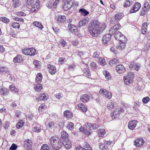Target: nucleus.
<instances>
[{"label": "nucleus", "instance_id": "obj_1", "mask_svg": "<svg viewBox=\"0 0 150 150\" xmlns=\"http://www.w3.org/2000/svg\"><path fill=\"white\" fill-rule=\"evenodd\" d=\"M106 27V24L100 23L97 21H93L89 24L88 31L90 35L93 37L98 36Z\"/></svg>", "mask_w": 150, "mask_h": 150}, {"label": "nucleus", "instance_id": "obj_2", "mask_svg": "<svg viewBox=\"0 0 150 150\" xmlns=\"http://www.w3.org/2000/svg\"><path fill=\"white\" fill-rule=\"evenodd\" d=\"M50 141L52 148L56 150L60 149L62 146V144L59 138L56 136H52Z\"/></svg>", "mask_w": 150, "mask_h": 150}, {"label": "nucleus", "instance_id": "obj_3", "mask_svg": "<svg viewBox=\"0 0 150 150\" xmlns=\"http://www.w3.org/2000/svg\"><path fill=\"white\" fill-rule=\"evenodd\" d=\"M36 50L33 47L25 48L22 50V53L26 55L34 56L36 54Z\"/></svg>", "mask_w": 150, "mask_h": 150}, {"label": "nucleus", "instance_id": "obj_4", "mask_svg": "<svg viewBox=\"0 0 150 150\" xmlns=\"http://www.w3.org/2000/svg\"><path fill=\"white\" fill-rule=\"evenodd\" d=\"M124 14L121 12H117L112 17L110 20V23L112 24L119 21L124 17Z\"/></svg>", "mask_w": 150, "mask_h": 150}, {"label": "nucleus", "instance_id": "obj_5", "mask_svg": "<svg viewBox=\"0 0 150 150\" xmlns=\"http://www.w3.org/2000/svg\"><path fill=\"white\" fill-rule=\"evenodd\" d=\"M81 68L83 75L86 77L90 78L91 76V73L88 65L83 64L81 65Z\"/></svg>", "mask_w": 150, "mask_h": 150}, {"label": "nucleus", "instance_id": "obj_6", "mask_svg": "<svg viewBox=\"0 0 150 150\" xmlns=\"http://www.w3.org/2000/svg\"><path fill=\"white\" fill-rule=\"evenodd\" d=\"M134 74L132 72H129L127 75L123 77L124 83L126 85H129L133 82Z\"/></svg>", "mask_w": 150, "mask_h": 150}, {"label": "nucleus", "instance_id": "obj_7", "mask_svg": "<svg viewBox=\"0 0 150 150\" xmlns=\"http://www.w3.org/2000/svg\"><path fill=\"white\" fill-rule=\"evenodd\" d=\"M124 111L123 108L119 107L111 113V116L113 119H115L118 117L121 114L123 113Z\"/></svg>", "mask_w": 150, "mask_h": 150}, {"label": "nucleus", "instance_id": "obj_8", "mask_svg": "<svg viewBox=\"0 0 150 150\" xmlns=\"http://www.w3.org/2000/svg\"><path fill=\"white\" fill-rule=\"evenodd\" d=\"M121 27V26L120 23H117L110 29L109 30L110 34L115 35L117 32V31Z\"/></svg>", "mask_w": 150, "mask_h": 150}, {"label": "nucleus", "instance_id": "obj_9", "mask_svg": "<svg viewBox=\"0 0 150 150\" xmlns=\"http://www.w3.org/2000/svg\"><path fill=\"white\" fill-rule=\"evenodd\" d=\"M99 93L100 94L102 95L105 97L109 99H110L112 96L111 93L107 91L104 88H101L99 91Z\"/></svg>", "mask_w": 150, "mask_h": 150}, {"label": "nucleus", "instance_id": "obj_10", "mask_svg": "<svg viewBox=\"0 0 150 150\" xmlns=\"http://www.w3.org/2000/svg\"><path fill=\"white\" fill-rule=\"evenodd\" d=\"M141 7L140 3L137 2L134 4L129 11L130 13H135L139 10Z\"/></svg>", "mask_w": 150, "mask_h": 150}, {"label": "nucleus", "instance_id": "obj_11", "mask_svg": "<svg viewBox=\"0 0 150 150\" xmlns=\"http://www.w3.org/2000/svg\"><path fill=\"white\" fill-rule=\"evenodd\" d=\"M150 8V5L149 2L147 1H145L144 4V6L143 9L141 12V15H144L146 14Z\"/></svg>", "mask_w": 150, "mask_h": 150}, {"label": "nucleus", "instance_id": "obj_12", "mask_svg": "<svg viewBox=\"0 0 150 150\" xmlns=\"http://www.w3.org/2000/svg\"><path fill=\"white\" fill-rule=\"evenodd\" d=\"M85 127L90 130L96 129L99 127V125L89 123L88 122L86 123L84 125Z\"/></svg>", "mask_w": 150, "mask_h": 150}, {"label": "nucleus", "instance_id": "obj_13", "mask_svg": "<svg viewBox=\"0 0 150 150\" xmlns=\"http://www.w3.org/2000/svg\"><path fill=\"white\" fill-rule=\"evenodd\" d=\"M47 69L49 73L51 75H54L57 72L56 67L51 64H48L47 65Z\"/></svg>", "mask_w": 150, "mask_h": 150}, {"label": "nucleus", "instance_id": "obj_14", "mask_svg": "<svg viewBox=\"0 0 150 150\" xmlns=\"http://www.w3.org/2000/svg\"><path fill=\"white\" fill-rule=\"evenodd\" d=\"M64 2L62 7L63 10L64 11H67L70 9L73 5V2L72 1H63Z\"/></svg>", "mask_w": 150, "mask_h": 150}, {"label": "nucleus", "instance_id": "obj_15", "mask_svg": "<svg viewBox=\"0 0 150 150\" xmlns=\"http://www.w3.org/2000/svg\"><path fill=\"white\" fill-rule=\"evenodd\" d=\"M68 28L69 31L74 34L78 32V29L77 26L74 24L69 23L68 25Z\"/></svg>", "mask_w": 150, "mask_h": 150}, {"label": "nucleus", "instance_id": "obj_16", "mask_svg": "<svg viewBox=\"0 0 150 150\" xmlns=\"http://www.w3.org/2000/svg\"><path fill=\"white\" fill-rule=\"evenodd\" d=\"M145 142L142 138H138L134 141V144L137 147H140L144 144Z\"/></svg>", "mask_w": 150, "mask_h": 150}, {"label": "nucleus", "instance_id": "obj_17", "mask_svg": "<svg viewBox=\"0 0 150 150\" xmlns=\"http://www.w3.org/2000/svg\"><path fill=\"white\" fill-rule=\"evenodd\" d=\"M137 122H138L137 120H130L128 123V128L131 130H134L137 125Z\"/></svg>", "mask_w": 150, "mask_h": 150}, {"label": "nucleus", "instance_id": "obj_18", "mask_svg": "<svg viewBox=\"0 0 150 150\" xmlns=\"http://www.w3.org/2000/svg\"><path fill=\"white\" fill-rule=\"evenodd\" d=\"M111 38V35L108 34L104 35L102 39L103 43L104 45L107 44L110 41Z\"/></svg>", "mask_w": 150, "mask_h": 150}, {"label": "nucleus", "instance_id": "obj_19", "mask_svg": "<svg viewBox=\"0 0 150 150\" xmlns=\"http://www.w3.org/2000/svg\"><path fill=\"white\" fill-rule=\"evenodd\" d=\"M90 96L87 94H82L80 96V100L83 103H86L88 102L90 99Z\"/></svg>", "mask_w": 150, "mask_h": 150}, {"label": "nucleus", "instance_id": "obj_20", "mask_svg": "<svg viewBox=\"0 0 150 150\" xmlns=\"http://www.w3.org/2000/svg\"><path fill=\"white\" fill-rule=\"evenodd\" d=\"M33 5V6L32 7L30 10V12H35L39 9L40 7V2L39 0H37L35 3Z\"/></svg>", "mask_w": 150, "mask_h": 150}, {"label": "nucleus", "instance_id": "obj_21", "mask_svg": "<svg viewBox=\"0 0 150 150\" xmlns=\"http://www.w3.org/2000/svg\"><path fill=\"white\" fill-rule=\"evenodd\" d=\"M32 141L29 139H26L24 142V146L27 149H31L32 145Z\"/></svg>", "mask_w": 150, "mask_h": 150}, {"label": "nucleus", "instance_id": "obj_22", "mask_svg": "<svg viewBox=\"0 0 150 150\" xmlns=\"http://www.w3.org/2000/svg\"><path fill=\"white\" fill-rule=\"evenodd\" d=\"M62 145H63L67 149H69L71 148V144L70 142L68 139L61 140Z\"/></svg>", "mask_w": 150, "mask_h": 150}, {"label": "nucleus", "instance_id": "obj_23", "mask_svg": "<svg viewBox=\"0 0 150 150\" xmlns=\"http://www.w3.org/2000/svg\"><path fill=\"white\" fill-rule=\"evenodd\" d=\"M116 70L119 74L124 73L126 71V68L122 64H119L117 66Z\"/></svg>", "mask_w": 150, "mask_h": 150}, {"label": "nucleus", "instance_id": "obj_24", "mask_svg": "<svg viewBox=\"0 0 150 150\" xmlns=\"http://www.w3.org/2000/svg\"><path fill=\"white\" fill-rule=\"evenodd\" d=\"M49 98L48 95L45 93H41L39 97H38L36 98V100H47Z\"/></svg>", "mask_w": 150, "mask_h": 150}, {"label": "nucleus", "instance_id": "obj_25", "mask_svg": "<svg viewBox=\"0 0 150 150\" xmlns=\"http://www.w3.org/2000/svg\"><path fill=\"white\" fill-rule=\"evenodd\" d=\"M23 57L19 54L17 55L13 59V61L15 63H21L23 62Z\"/></svg>", "mask_w": 150, "mask_h": 150}, {"label": "nucleus", "instance_id": "obj_26", "mask_svg": "<svg viewBox=\"0 0 150 150\" xmlns=\"http://www.w3.org/2000/svg\"><path fill=\"white\" fill-rule=\"evenodd\" d=\"M77 106L79 110L84 112H86L87 110V108L86 105L82 103L77 104Z\"/></svg>", "mask_w": 150, "mask_h": 150}, {"label": "nucleus", "instance_id": "obj_27", "mask_svg": "<svg viewBox=\"0 0 150 150\" xmlns=\"http://www.w3.org/2000/svg\"><path fill=\"white\" fill-rule=\"evenodd\" d=\"M47 128L49 130H51L52 129L54 130V129L56 127L55 123L54 122L50 121L48 122L46 125Z\"/></svg>", "mask_w": 150, "mask_h": 150}, {"label": "nucleus", "instance_id": "obj_28", "mask_svg": "<svg viewBox=\"0 0 150 150\" xmlns=\"http://www.w3.org/2000/svg\"><path fill=\"white\" fill-rule=\"evenodd\" d=\"M9 72V71L7 67L0 65V74H5Z\"/></svg>", "mask_w": 150, "mask_h": 150}, {"label": "nucleus", "instance_id": "obj_29", "mask_svg": "<svg viewBox=\"0 0 150 150\" xmlns=\"http://www.w3.org/2000/svg\"><path fill=\"white\" fill-rule=\"evenodd\" d=\"M148 24L147 23L145 22L142 24L141 30V33L143 35H145L147 31V28Z\"/></svg>", "mask_w": 150, "mask_h": 150}, {"label": "nucleus", "instance_id": "obj_30", "mask_svg": "<svg viewBox=\"0 0 150 150\" xmlns=\"http://www.w3.org/2000/svg\"><path fill=\"white\" fill-rule=\"evenodd\" d=\"M55 19L59 23H62L65 21L66 17L64 16L59 15L56 16Z\"/></svg>", "mask_w": 150, "mask_h": 150}, {"label": "nucleus", "instance_id": "obj_31", "mask_svg": "<svg viewBox=\"0 0 150 150\" xmlns=\"http://www.w3.org/2000/svg\"><path fill=\"white\" fill-rule=\"evenodd\" d=\"M33 24L34 26L38 28L41 30H42L44 28V26L42 24L39 22L34 21L33 23Z\"/></svg>", "mask_w": 150, "mask_h": 150}, {"label": "nucleus", "instance_id": "obj_32", "mask_svg": "<svg viewBox=\"0 0 150 150\" xmlns=\"http://www.w3.org/2000/svg\"><path fill=\"white\" fill-rule=\"evenodd\" d=\"M103 73L105 76V79L108 80H110L112 78V76L110 73L106 70H104L103 71Z\"/></svg>", "mask_w": 150, "mask_h": 150}, {"label": "nucleus", "instance_id": "obj_33", "mask_svg": "<svg viewBox=\"0 0 150 150\" xmlns=\"http://www.w3.org/2000/svg\"><path fill=\"white\" fill-rule=\"evenodd\" d=\"M42 75L41 73H39L37 74L36 78L35 81L37 83H40L42 82Z\"/></svg>", "mask_w": 150, "mask_h": 150}, {"label": "nucleus", "instance_id": "obj_34", "mask_svg": "<svg viewBox=\"0 0 150 150\" xmlns=\"http://www.w3.org/2000/svg\"><path fill=\"white\" fill-rule=\"evenodd\" d=\"M79 130L81 132L89 136L91 134V132L87 129L84 128L83 127H81L79 129Z\"/></svg>", "mask_w": 150, "mask_h": 150}, {"label": "nucleus", "instance_id": "obj_35", "mask_svg": "<svg viewBox=\"0 0 150 150\" xmlns=\"http://www.w3.org/2000/svg\"><path fill=\"white\" fill-rule=\"evenodd\" d=\"M9 88L12 92L18 94L19 92V90L18 89L13 85L11 84L9 86Z\"/></svg>", "mask_w": 150, "mask_h": 150}, {"label": "nucleus", "instance_id": "obj_36", "mask_svg": "<svg viewBox=\"0 0 150 150\" xmlns=\"http://www.w3.org/2000/svg\"><path fill=\"white\" fill-rule=\"evenodd\" d=\"M61 137L60 138L61 140L63 139H68V134L65 131H63L61 133Z\"/></svg>", "mask_w": 150, "mask_h": 150}, {"label": "nucleus", "instance_id": "obj_37", "mask_svg": "<svg viewBox=\"0 0 150 150\" xmlns=\"http://www.w3.org/2000/svg\"><path fill=\"white\" fill-rule=\"evenodd\" d=\"M88 22L87 19L84 18L79 22L78 25L79 27L84 26L88 23Z\"/></svg>", "mask_w": 150, "mask_h": 150}, {"label": "nucleus", "instance_id": "obj_38", "mask_svg": "<svg viewBox=\"0 0 150 150\" xmlns=\"http://www.w3.org/2000/svg\"><path fill=\"white\" fill-rule=\"evenodd\" d=\"M64 116L67 118H71L73 116L72 113L70 111L67 110L64 112Z\"/></svg>", "mask_w": 150, "mask_h": 150}, {"label": "nucleus", "instance_id": "obj_39", "mask_svg": "<svg viewBox=\"0 0 150 150\" xmlns=\"http://www.w3.org/2000/svg\"><path fill=\"white\" fill-rule=\"evenodd\" d=\"M35 67L36 69H40L41 68V62L38 60H35L33 62Z\"/></svg>", "mask_w": 150, "mask_h": 150}, {"label": "nucleus", "instance_id": "obj_40", "mask_svg": "<svg viewBox=\"0 0 150 150\" xmlns=\"http://www.w3.org/2000/svg\"><path fill=\"white\" fill-rule=\"evenodd\" d=\"M47 106L45 103L41 104L38 108V110L39 112H42L47 108Z\"/></svg>", "mask_w": 150, "mask_h": 150}, {"label": "nucleus", "instance_id": "obj_41", "mask_svg": "<svg viewBox=\"0 0 150 150\" xmlns=\"http://www.w3.org/2000/svg\"><path fill=\"white\" fill-rule=\"evenodd\" d=\"M115 103L112 102H109L107 104V108L110 110H112L115 107Z\"/></svg>", "mask_w": 150, "mask_h": 150}, {"label": "nucleus", "instance_id": "obj_42", "mask_svg": "<svg viewBox=\"0 0 150 150\" xmlns=\"http://www.w3.org/2000/svg\"><path fill=\"white\" fill-rule=\"evenodd\" d=\"M98 133L100 137H103L106 133V131L104 129H100L98 130Z\"/></svg>", "mask_w": 150, "mask_h": 150}, {"label": "nucleus", "instance_id": "obj_43", "mask_svg": "<svg viewBox=\"0 0 150 150\" xmlns=\"http://www.w3.org/2000/svg\"><path fill=\"white\" fill-rule=\"evenodd\" d=\"M125 46V42H120V44L117 46V49L122 50L124 49Z\"/></svg>", "mask_w": 150, "mask_h": 150}, {"label": "nucleus", "instance_id": "obj_44", "mask_svg": "<svg viewBox=\"0 0 150 150\" xmlns=\"http://www.w3.org/2000/svg\"><path fill=\"white\" fill-rule=\"evenodd\" d=\"M25 122L22 120H20L17 123L16 127L18 129H21L23 126Z\"/></svg>", "mask_w": 150, "mask_h": 150}, {"label": "nucleus", "instance_id": "obj_45", "mask_svg": "<svg viewBox=\"0 0 150 150\" xmlns=\"http://www.w3.org/2000/svg\"><path fill=\"white\" fill-rule=\"evenodd\" d=\"M8 91L6 88H2L0 89V94L4 96H6L8 94Z\"/></svg>", "mask_w": 150, "mask_h": 150}, {"label": "nucleus", "instance_id": "obj_46", "mask_svg": "<svg viewBox=\"0 0 150 150\" xmlns=\"http://www.w3.org/2000/svg\"><path fill=\"white\" fill-rule=\"evenodd\" d=\"M118 62L119 60L118 59L114 58L110 60L109 61V64L110 66H112L114 64L118 63Z\"/></svg>", "mask_w": 150, "mask_h": 150}, {"label": "nucleus", "instance_id": "obj_47", "mask_svg": "<svg viewBox=\"0 0 150 150\" xmlns=\"http://www.w3.org/2000/svg\"><path fill=\"white\" fill-rule=\"evenodd\" d=\"M12 1L13 6L14 8L18 7L20 5L19 0H12Z\"/></svg>", "mask_w": 150, "mask_h": 150}, {"label": "nucleus", "instance_id": "obj_48", "mask_svg": "<svg viewBox=\"0 0 150 150\" xmlns=\"http://www.w3.org/2000/svg\"><path fill=\"white\" fill-rule=\"evenodd\" d=\"M99 63L102 66H104L106 64L105 60L104 58L102 57H100L98 60Z\"/></svg>", "mask_w": 150, "mask_h": 150}, {"label": "nucleus", "instance_id": "obj_49", "mask_svg": "<svg viewBox=\"0 0 150 150\" xmlns=\"http://www.w3.org/2000/svg\"><path fill=\"white\" fill-rule=\"evenodd\" d=\"M132 2L130 0H125L123 4V6L125 7L130 6L132 4Z\"/></svg>", "mask_w": 150, "mask_h": 150}, {"label": "nucleus", "instance_id": "obj_50", "mask_svg": "<svg viewBox=\"0 0 150 150\" xmlns=\"http://www.w3.org/2000/svg\"><path fill=\"white\" fill-rule=\"evenodd\" d=\"M79 12L84 16H87L89 14V12L84 8H81L79 10Z\"/></svg>", "mask_w": 150, "mask_h": 150}, {"label": "nucleus", "instance_id": "obj_51", "mask_svg": "<svg viewBox=\"0 0 150 150\" xmlns=\"http://www.w3.org/2000/svg\"><path fill=\"white\" fill-rule=\"evenodd\" d=\"M67 127L69 129L72 130L74 128V124L71 122H68L67 125Z\"/></svg>", "mask_w": 150, "mask_h": 150}, {"label": "nucleus", "instance_id": "obj_52", "mask_svg": "<svg viewBox=\"0 0 150 150\" xmlns=\"http://www.w3.org/2000/svg\"><path fill=\"white\" fill-rule=\"evenodd\" d=\"M99 147L100 150H109L108 146H106L104 144L100 143Z\"/></svg>", "mask_w": 150, "mask_h": 150}, {"label": "nucleus", "instance_id": "obj_53", "mask_svg": "<svg viewBox=\"0 0 150 150\" xmlns=\"http://www.w3.org/2000/svg\"><path fill=\"white\" fill-rule=\"evenodd\" d=\"M12 27L15 29H19L20 27V24L17 22H13L11 24Z\"/></svg>", "mask_w": 150, "mask_h": 150}, {"label": "nucleus", "instance_id": "obj_54", "mask_svg": "<svg viewBox=\"0 0 150 150\" xmlns=\"http://www.w3.org/2000/svg\"><path fill=\"white\" fill-rule=\"evenodd\" d=\"M42 88V86L41 84H38L35 86V89L37 91H40Z\"/></svg>", "mask_w": 150, "mask_h": 150}, {"label": "nucleus", "instance_id": "obj_55", "mask_svg": "<svg viewBox=\"0 0 150 150\" xmlns=\"http://www.w3.org/2000/svg\"><path fill=\"white\" fill-rule=\"evenodd\" d=\"M120 38L118 40L120 42H126L127 40V39L125 36L123 34H122Z\"/></svg>", "mask_w": 150, "mask_h": 150}, {"label": "nucleus", "instance_id": "obj_56", "mask_svg": "<svg viewBox=\"0 0 150 150\" xmlns=\"http://www.w3.org/2000/svg\"><path fill=\"white\" fill-rule=\"evenodd\" d=\"M35 3V0H27L26 2L28 6L31 7L34 5Z\"/></svg>", "mask_w": 150, "mask_h": 150}, {"label": "nucleus", "instance_id": "obj_57", "mask_svg": "<svg viewBox=\"0 0 150 150\" xmlns=\"http://www.w3.org/2000/svg\"><path fill=\"white\" fill-rule=\"evenodd\" d=\"M83 146L86 150H92V148L86 142H85L83 144Z\"/></svg>", "mask_w": 150, "mask_h": 150}, {"label": "nucleus", "instance_id": "obj_58", "mask_svg": "<svg viewBox=\"0 0 150 150\" xmlns=\"http://www.w3.org/2000/svg\"><path fill=\"white\" fill-rule=\"evenodd\" d=\"M90 66L92 69H96L98 67V66L97 64L94 62H92L90 63Z\"/></svg>", "mask_w": 150, "mask_h": 150}, {"label": "nucleus", "instance_id": "obj_59", "mask_svg": "<svg viewBox=\"0 0 150 150\" xmlns=\"http://www.w3.org/2000/svg\"><path fill=\"white\" fill-rule=\"evenodd\" d=\"M122 33L119 31H118L117 33L114 35V37L115 39L117 40H118L120 38L121 36Z\"/></svg>", "mask_w": 150, "mask_h": 150}, {"label": "nucleus", "instance_id": "obj_60", "mask_svg": "<svg viewBox=\"0 0 150 150\" xmlns=\"http://www.w3.org/2000/svg\"><path fill=\"white\" fill-rule=\"evenodd\" d=\"M40 150H49V148L47 144H43Z\"/></svg>", "mask_w": 150, "mask_h": 150}, {"label": "nucleus", "instance_id": "obj_61", "mask_svg": "<svg viewBox=\"0 0 150 150\" xmlns=\"http://www.w3.org/2000/svg\"><path fill=\"white\" fill-rule=\"evenodd\" d=\"M66 61V59L63 57H59L58 59V63L60 64H62Z\"/></svg>", "mask_w": 150, "mask_h": 150}, {"label": "nucleus", "instance_id": "obj_62", "mask_svg": "<svg viewBox=\"0 0 150 150\" xmlns=\"http://www.w3.org/2000/svg\"><path fill=\"white\" fill-rule=\"evenodd\" d=\"M54 96L57 98L58 99H60L63 96V95L62 93H59L55 94Z\"/></svg>", "mask_w": 150, "mask_h": 150}, {"label": "nucleus", "instance_id": "obj_63", "mask_svg": "<svg viewBox=\"0 0 150 150\" xmlns=\"http://www.w3.org/2000/svg\"><path fill=\"white\" fill-rule=\"evenodd\" d=\"M149 100L150 98L148 96L144 97L142 100V102L144 104H146L149 101Z\"/></svg>", "mask_w": 150, "mask_h": 150}, {"label": "nucleus", "instance_id": "obj_64", "mask_svg": "<svg viewBox=\"0 0 150 150\" xmlns=\"http://www.w3.org/2000/svg\"><path fill=\"white\" fill-rule=\"evenodd\" d=\"M0 19L3 22L6 23H8L10 21L6 17H1Z\"/></svg>", "mask_w": 150, "mask_h": 150}]
</instances>
